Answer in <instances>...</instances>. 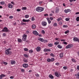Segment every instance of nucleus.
Instances as JSON below:
<instances>
[{
    "mask_svg": "<svg viewBox=\"0 0 79 79\" xmlns=\"http://www.w3.org/2000/svg\"><path fill=\"white\" fill-rule=\"evenodd\" d=\"M43 10H44V8L38 7L36 8V10L37 11H40V12H41V11H43Z\"/></svg>",
    "mask_w": 79,
    "mask_h": 79,
    "instance_id": "nucleus-1",
    "label": "nucleus"
},
{
    "mask_svg": "<svg viewBox=\"0 0 79 79\" xmlns=\"http://www.w3.org/2000/svg\"><path fill=\"white\" fill-rule=\"evenodd\" d=\"M11 50V49L10 48L7 49L5 51L6 54V55H11V52L10 51V50Z\"/></svg>",
    "mask_w": 79,
    "mask_h": 79,
    "instance_id": "nucleus-2",
    "label": "nucleus"
},
{
    "mask_svg": "<svg viewBox=\"0 0 79 79\" xmlns=\"http://www.w3.org/2000/svg\"><path fill=\"white\" fill-rule=\"evenodd\" d=\"M2 32H9V31L6 27H5L4 29L2 30Z\"/></svg>",
    "mask_w": 79,
    "mask_h": 79,
    "instance_id": "nucleus-3",
    "label": "nucleus"
},
{
    "mask_svg": "<svg viewBox=\"0 0 79 79\" xmlns=\"http://www.w3.org/2000/svg\"><path fill=\"white\" fill-rule=\"evenodd\" d=\"M27 38V35L24 34L23 35V38H22V40L23 41H26V38Z\"/></svg>",
    "mask_w": 79,
    "mask_h": 79,
    "instance_id": "nucleus-4",
    "label": "nucleus"
},
{
    "mask_svg": "<svg viewBox=\"0 0 79 79\" xmlns=\"http://www.w3.org/2000/svg\"><path fill=\"white\" fill-rule=\"evenodd\" d=\"M73 47V44H69L66 46V48H71L72 47Z\"/></svg>",
    "mask_w": 79,
    "mask_h": 79,
    "instance_id": "nucleus-5",
    "label": "nucleus"
},
{
    "mask_svg": "<svg viewBox=\"0 0 79 79\" xmlns=\"http://www.w3.org/2000/svg\"><path fill=\"white\" fill-rule=\"evenodd\" d=\"M41 24L43 26H47V22L43 21L42 22Z\"/></svg>",
    "mask_w": 79,
    "mask_h": 79,
    "instance_id": "nucleus-6",
    "label": "nucleus"
},
{
    "mask_svg": "<svg viewBox=\"0 0 79 79\" xmlns=\"http://www.w3.org/2000/svg\"><path fill=\"white\" fill-rule=\"evenodd\" d=\"M73 40L74 42H78L79 43V40L77 37H75L73 38Z\"/></svg>",
    "mask_w": 79,
    "mask_h": 79,
    "instance_id": "nucleus-7",
    "label": "nucleus"
},
{
    "mask_svg": "<svg viewBox=\"0 0 79 79\" xmlns=\"http://www.w3.org/2000/svg\"><path fill=\"white\" fill-rule=\"evenodd\" d=\"M41 50V48L39 46H38L36 48V50L37 52H40Z\"/></svg>",
    "mask_w": 79,
    "mask_h": 79,
    "instance_id": "nucleus-8",
    "label": "nucleus"
},
{
    "mask_svg": "<svg viewBox=\"0 0 79 79\" xmlns=\"http://www.w3.org/2000/svg\"><path fill=\"white\" fill-rule=\"evenodd\" d=\"M23 68H26L28 67V64H23Z\"/></svg>",
    "mask_w": 79,
    "mask_h": 79,
    "instance_id": "nucleus-9",
    "label": "nucleus"
},
{
    "mask_svg": "<svg viewBox=\"0 0 79 79\" xmlns=\"http://www.w3.org/2000/svg\"><path fill=\"white\" fill-rule=\"evenodd\" d=\"M33 34H35V35H39V33L37 32V31H35L33 32Z\"/></svg>",
    "mask_w": 79,
    "mask_h": 79,
    "instance_id": "nucleus-10",
    "label": "nucleus"
},
{
    "mask_svg": "<svg viewBox=\"0 0 79 79\" xmlns=\"http://www.w3.org/2000/svg\"><path fill=\"white\" fill-rule=\"evenodd\" d=\"M38 40H40V41L42 42H44V39L43 38H39L38 39Z\"/></svg>",
    "mask_w": 79,
    "mask_h": 79,
    "instance_id": "nucleus-11",
    "label": "nucleus"
},
{
    "mask_svg": "<svg viewBox=\"0 0 79 79\" xmlns=\"http://www.w3.org/2000/svg\"><path fill=\"white\" fill-rule=\"evenodd\" d=\"M5 76H6L5 75L2 74L0 75V79H2L3 77H5Z\"/></svg>",
    "mask_w": 79,
    "mask_h": 79,
    "instance_id": "nucleus-12",
    "label": "nucleus"
},
{
    "mask_svg": "<svg viewBox=\"0 0 79 79\" xmlns=\"http://www.w3.org/2000/svg\"><path fill=\"white\" fill-rule=\"evenodd\" d=\"M55 75L57 77H60V74H58V73L57 72L55 73Z\"/></svg>",
    "mask_w": 79,
    "mask_h": 79,
    "instance_id": "nucleus-13",
    "label": "nucleus"
},
{
    "mask_svg": "<svg viewBox=\"0 0 79 79\" xmlns=\"http://www.w3.org/2000/svg\"><path fill=\"white\" fill-rule=\"evenodd\" d=\"M22 21H23V22H27V23H28L29 21H30V20H29V19L26 20L25 19H23L22 20Z\"/></svg>",
    "mask_w": 79,
    "mask_h": 79,
    "instance_id": "nucleus-14",
    "label": "nucleus"
},
{
    "mask_svg": "<svg viewBox=\"0 0 79 79\" xmlns=\"http://www.w3.org/2000/svg\"><path fill=\"white\" fill-rule=\"evenodd\" d=\"M9 8H13V5L12 4H9L8 6Z\"/></svg>",
    "mask_w": 79,
    "mask_h": 79,
    "instance_id": "nucleus-15",
    "label": "nucleus"
},
{
    "mask_svg": "<svg viewBox=\"0 0 79 79\" xmlns=\"http://www.w3.org/2000/svg\"><path fill=\"white\" fill-rule=\"evenodd\" d=\"M49 78H51V79H53V78H54L53 76L51 74L49 75Z\"/></svg>",
    "mask_w": 79,
    "mask_h": 79,
    "instance_id": "nucleus-16",
    "label": "nucleus"
},
{
    "mask_svg": "<svg viewBox=\"0 0 79 79\" xmlns=\"http://www.w3.org/2000/svg\"><path fill=\"white\" fill-rule=\"evenodd\" d=\"M11 64H16V62L15 61L12 60L11 62Z\"/></svg>",
    "mask_w": 79,
    "mask_h": 79,
    "instance_id": "nucleus-17",
    "label": "nucleus"
},
{
    "mask_svg": "<svg viewBox=\"0 0 79 79\" xmlns=\"http://www.w3.org/2000/svg\"><path fill=\"white\" fill-rule=\"evenodd\" d=\"M47 19L48 21V22L49 24H50L51 23V21H50V19L49 18H47Z\"/></svg>",
    "mask_w": 79,
    "mask_h": 79,
    "instance_id": "nucleus-18",
    "label": "nucleus"
},
{
    "mask_svg": "<svg viewBox=\"0 0 79 79\" xmlns=\"http://www.w3.org/2000/svg\"><path fill=\"white\" fill-rule=\"evenodd\" d=\"M57 47L58 48H63V46H61L60 44H58Z\"/></svg>",
    "mask_w": 79,
    "mask_h": 79,
    "instance_id": "nucleus-19",
    "label": "nucleus"
},
{
    "mask_svg": "<svg viewBox=\"0 0 79 79\" xmlns=\"http://www.w3.org/2000/svg\"><path fill=\"white\" fill-rule=\"evenodd\" d=\"M48 46L50 47H52L53 46V44H48Z\"/></svg>",
    "mask_w": 79,
    "mask_h": 79,
    "instance_id": "nucleus-20",
    "label": "nucleus"
},
{
    "mask_svg": "<svg viewBox=\"0 0 79 79\" xmlns=\"http://www.w3.org/2000/svg\"><path fill=\"white\" fill-rule=\"evenodd\" d=\"M60 57L62 58L63 56V53H61L60 55Z\"/></svg>",
    "mask_w": 79,
    "mask_h": 79,
    "instance_id": "nucleus-21",
    "label": "nucleus"
},
{
    "mask_svg": "<svg viewBox=\"0 0 79 79\" xmlns=\"http://www.w3.org/2000/svg\"><path fill=\"white\" fill-rule=\"evenodd\" d=\"M18 42H22V40L21 39H18Z\"/></svg>",
    "mask_w": 79,
    "mask_h": 79,
    "instance_id": "nucleus-22",
    "label": "nucleus"
},
{
    "mask_svg": "<svg viewBox=\"0 0 79 79\" xmlns=\"http://www.w3.org/2000/svg\"><path fill=\"white\" fill-rule=\"evenodd\" d=\"M32 26V28L33 29H35V28L36 27L35 25V24L33 25Z\"/></svg>",
    "mask_w": 79,
    "mask_h": 79,
    "instance_id": "nucleus-23",
    "label": "nucleus"
},
{
    "mask_svg": "<svg viewBox=\"0 0 79 79\" xmlns=\"http://www.w3.org/2000/svg\"><path fill=\"white\" fill-rule=\"evenodd\" d=\"M55 60V59L54 58H52L51 59V61H54Z\"/></svg>",
    "mask_w": 79,
    "mask_h": 79,
    "instance_id": "nucleus-24",
    "label": "nucleus"
},
{
    "mask_svg": "<svg viewBox=\"0 0 79 79\" xmlns=\"http://www.w3.org/2000/svg\"><path fill=\"white\" fill-rule=\"evenodd\" d=\"M25 18H29V16L28 15H26L25 16Z\"/></svg>",
    "mask_w": 79,
    "mask_h": 79,
    "instance_id": "nucleus-25",
    "label": "nucleus"
},
{
    "mask_svg": "<svg viewBox=\"0 0 79 79\" xmlns=\"http://www.w3.org/2000/svg\"><path fill=\"white\" fill-rule=\"evenodd\" d=\"M33 52V50H29V53H32Z\"/></svg>",
    "mask_w": 79,
    "mask_h": 79,
    "instance_id": "nucleus-26",
    "label": "nucleus"
},
{
    "mask_svg": "<svg viewBox=\"0 0 79 79\" xmlns=\"http://www.w3.org/2000/svg\"><path fill=\"white\" fill-rule=\"evenodd\" d=\"M24 62H25V63H27L28 62V61H27V59H25L23 60Z\"/></svg>",
    "mask_w": 79,
    "mask_h": 79,
    "instance_id": "nucleus-27",
    "label": "nucleus"
},
{
    "mask_svg": "<svg viewBox=\"0 0 79 79\" xmlns=\"http://www.w3.org/2000/svg\"><path fill=\"white\" fill-rule=\"evenodd\" d=\"M47 61H48V62H51V59H47Z\"/></svg>",
    "mask_w": 79,
    "mask_h": 79,
    "instance_id": "nucleus-28",
    "label": "nucleus"
},
{
    "mask_svg": "<svg viewBox=\"0 0 79 79\" xmlns=\"http://www.w3.org/2000/svg\"><path fill=\"white\" fill-rule=\"evenodd\" d=\"M23 55L25 57H26V58H27V57H28V56H27V54H24Z\"/></svg>",
    "mask_w": 79,
    "mask_h": 79,
    "instance_id": "nucleus-29",
    "label": "nucleus"
},
{
    "mask_svg": "<svg viewBox=\"0 0 79 79\" xmlns=\"http://www.w3.org/2000/svg\"><path fill=\"white\" fill-rule=\"evenodd\" d=\"M69 30H68L65 32V34H68V33H69Z\"/></svg>",
    "mask_w": 79,
    "mask_h": 79,
    "instance_id": "nucleus-30",
    "label": "nucleus"
},
{
    "mask_svg": "<svg viewBox=\"0 0 79 79\" xmlns=\"http://www.w3.org/2000/svg\"><path fill=\"white\" fill-rule=\"evenodd\" d=\"M24 50L25 51V52H27V51H28V49L26 48H24Z\"/></svg>",
    "mask_w": 79,
    "mask_h": 79,
    "instance_id": "nucleus-31",
    "label": "nucleus"
},
{
    "mask_svg": "<svg viewBox=\"0 0 79 79\" xmlns=\"http://www.w3.org/2000/svg\"><path fill=\"white\" fill-rule=\"evenodd\" d=\"M0 4H1V5H4V4H5V2H0Z\"/></svg>",
    "mask_w": 79,
    "mask_h": 79,
    "instance_id": "nucleus-32",
    "label": "nucleus"
},
{
    "mask_svg": "<svg viewBox=\"0 0 79 79\" xmlns=\"http://www.w3.org/2000/svg\"><path fill=\"white\" fill-rule=\"evenodd\" d=\"M27 8L26 7H23L22 8V10H27Z\"/></svg>",
    "mask_w": 79,
    "mask_h": 79,
    "instance_id": "nucleus-33",
    "label": "nucleus"
},
{
    "mask_svg": "<svg viewBox=\"0 0 79 79\" xmlns=\"http://www.w3.org/2000/svg\"><path fill=\"white\" fill-rule=\"evenodd\" d=\"M59 44V42H56L54 43L55 45H58Z\"/></svg>",
    "mask_w": 79,
    "mask_h": 79,
    "instance_id": "nucleus-34",
    "label": "nucleus"
},
{
    "mask_svg": "<svg viewBox=\"0 0 79 79\" xmlns=\"http://www.w3.org/2000/svg\"><path fill=\"white\" fill-rule=\"evenodd\" d=\"M65 20L66 21H69V19H68V18H66L65 19Z\"/></svg>",
    "mask_w": 79,
    "mask_h": 79,
    "instance_id": "nucleus-35",
    "label": "nucleus"
},
{
    "mask_svg": "<svg viewBox=\"0 0 79 79\" xmlns=\"http://www.w3.org/2000/svg\"><path fill=\"white\" fill-rule=\"evenodd\" d=\"M77 20V21H79V17H77V18L76 19Z\"/></svg>",
    "mask_w": 79,
    "mask_h": 79,
    "instance_id": "nucleus-36",
    "label": "nucleus"
},
{
    "mask_svg": "<svg viewBox=\"0 0 79 79\" xmlns=\"http://www.w3.org/2000/svg\"><path fill=\"white\" fill-rule=\"evenodd\" d=\"M50 56H52V57H54L55 56V55L53 53H51L50 54Z\"/></svg>",
    "mask_w": 79,
    "mask_h": 79,
    "instance_id": "nucleus-37",
    "label": "nucleus"
},
{
    "mask_svg": "<svg viewBox=\"0 0 79 79\" xmlns=\"http://www.w3.org/2000/svg\"><path fill=\"white\" fill-rule=\"evenodd\" d=\"M72 60L73 62H76V60H75L73 58L72 59Z\"/></svg>",
    "mask_w": 79,
    "mask_h": 79,
    "instance_id": "nucleus-38",
    "label": "nucleus"
},
{
    "mask_svg": "<svg viewBox=\"0 0 79 79\" xmlns=\"http://www.w3.org/2000/svg\"><path fill=\"white\" fill-rule=\"evenodd\" d=\"M35 20V19L34 18V17H33L31 18V21H34Z\"/></svg>",
    "mask_w": 79,
    "mask_h": 79,
    "instance_id": "nucleus-39",
    "label": "nucleus"
},
{
    "mask_svg": "<svg viewBox=\"0 0 79 79\" xmlns=\"http://www.w3.org/2000/svg\"><path fill=\"white\" fill-rule=\"evenodd\" d=\"M67 67L66 66H64L63 67V68L64 69H67Z\"/></svg>",
    "mask_w": 79,
    "mask_h": 79,
    "instance_id": "nucleus-40",
    "label": "nucleus"
},
{
    "mask_svg": "<svg viewBox=\"0 0 79 79\" xmlns=\"http://www.w3.org/2000/svg\"><path fill=\"white\" fill-rule=\"evenodd\" d=\"M46 52H50L51 50L50 49H47L46 50Z\"/></svg>",
    "mask_w": 79,
    "mask_h": 79,
    "instance_id": "nucleus-41",
    "label": "nucleus"
},
{
    "mask_svg": "<svg viewBox=\"0 0 79 79\" xmlns=\"http://www.w3.org/2000/svg\"><path fill=\"white\" fill-rule=\"evenodd\" d=\"M42 33L44 34H45V31H44V30H42Z\"/></svg>",
    "mask_w": 79,
    "mask_h": 79,
    "instance_id": "nucleus-42",
    "label": "nucleus"
},
{
    "mask_svg": "<svg viewBox=\"0 0 79 79\" xmlns=\"http://www.w3.org/2000/svg\"><path fill=\"white\" fill-rule=\"evenodd\" d=\"M20 24H21V25H24V24L25 25H26V23H20Z\"/></svg>",
    "mask_w": 79,
    "mask_h": 79,
    "instance_id": "nucleus-43",
    "label": "nucleus"
},
{
    "mask_svg": "<svg viewBox=\"0 0 79 79\" xmlns=\"http://www.w3.org/2000/svg\"><path fill=\"white\" fill-rule=\"evenodd\" d=\"M63 27H68V26L67 25H63Z\"/></svg>",
    "mask_w": 79,
    "mask_h": 79,
    "instance_id": "nucleus-44",
    "label": "nucleus"
},
{
    "mask_svg": "<svg viewBox=\"0 0 79 79\" xmlns=\"http://www.w3.org/2000/svg\"><path fill=\"white\" fill-rule=\"evenodd\" d=\"M59 24L60 25V26H62V24H62V22H60L59 23Z\"/></svg>",
    "mask_w": 79,
    "mask_h": 79,
    "instance_id": "nucleus-45",
    "label": "nucleus"
},
{
    "mask_svg": "<svg viewBox=\"0 0 79 79\" xmlns=\"http://www.w3.org/2000/svg\"><path fill=\"white\" fill-rule=\"evenodd\" d=\"M21 11V9H17V11Z\"/></svg>",
    "mask_w": 79,
    "mask_h": 79,
    "instance_id": "nucleus-46",
    "label": "nucleus"
},
{
    "mask_svg": "<svg viewBox=\"0 0 79 79\" xmlns=\"http://www.w3.org/2000/svg\"><path fill=\"white\" fill-rule=\"evenodd\" d=\"M77 78L79 79V72L78 73V74H77Z\"/></svg>",
    "mask_w": 79,
    "mask_h": 79,
    "instance_id": "nucleus-47",
    "label": "nucleus"
},
{
    "mask_svg": "<svg viewBox=\"0 0 79 79\" xmlns=\"http://www.w3.org/2000/svg\"><path fill=\"white\" fill-rule=\"evenodd\" d=\"M35 76L36 77H38L39 76V75L38 74H36Z\"/></svg>",
    "mask_w": 79,
    "mask_h": 79,
    "instance_id": "nucleus-48",
    "label": "nucleus"
},
{
    "mask_svg": "<svg viewBox=\"0 0 79 79\" xmlns=\"http://www.w3.org/2000/svg\"><path fill=\"white\" fill-rule=\"evenodd\" d=\"M10 79H14V77L13 76H10Z\"/></svg>",
    "mask_w": 79,
    "mask_h": 79,
    "instance_id": "nucleus-49",
    "label": "nucleus"
},
{
    "mask_svg": "<svg viewBox=\"0 0 79 79\" xmlns=\"http://www.w3.org/2000/svg\"><path fill=\"white\" fill-rule=\"evenodd\" d=\"M13 18V16H9V18L10 19H12Z\"/></svg>",
    "mask_w": 79,
    "mask_h": 79,
    "instance_id": "nucleus-50",
    "label": "nucleus"
},
{
    "mask_svg": "<svg viewBox=\"0 0 79 79\" xmlns=\"http://www.w3.org/2000/svg\"><path fill=\"white\" fill-rule=\"evenodd\" d=\"M63 44H65V45H67V44H68L67 43V42H63Z\"/></svg>",
    "mask_w": 79,
    "mask_h": 79,
    "instance_id": "nucleus-51",
    "label": "nucleus"
},
{
    "mask_svg": "<svg viewBox=\"0 0 79 79\" xmlns=\"http://www.w3.org/2000/svg\"><path fill=\"white\" fill-rule=\"evenodd\" d=\"M56 65H57V66H58L60 64H59L58 63H56L55 64Z\"/></svg>",
    "mask_w": 79,
    "mask_h": 79,
    "instance_id": "nucleus-52",
    "label": "nucleus"
},
{
    "mask_svg": "<svg viewBox=\"0 0 79 79\" xmlns=\"http://www.w3.org/2000/svg\"><path fill=\"white\" fill-rule=\"evenodd\" d=\"M77 70H79V65H78L77 67Z\"/></svg>",
    "mask_w": 79,
    "mask_h": 79,
    "instance_id": "nucleus-53",
    "label": "nucleus"
},
{
    "mask_svg": "<svg viewBox=\"0 0 79 79\" xmlns=\"http://www.w3.org/2000/svg\"><path fill=\"white\" fill-rule=\"evenodd\" d=\"M53 26H57V23H55L54 24Z\"/></svg>",
    "mask_w": 79,
    "mask_h": 79,
    "instance_id": "nucleus-54",
    "label": "nucleus"
},
{
    "mask_svg": "<svg viewBox=\"0 0 79 79\" xmlns=\"http://www.w3.org/2000/svg\"><path fill=\"white\" fill-rule=\"evenodd\" d=\"M3 35L4 37L6 36V34L5 33H4L3 34Z\"/></svg>",
    "mask_w": 79,
    "mask_h": 79,
    "instance_id": "nucleus-55",
    "label": "nucleus"
},
{
    "mask_svg": "<svg viewBox=\"0 0 79 79\" xmlns=\"http://www.w3.org/2000/svg\"><path fill=\"white\" fill-rule=\"evenodd\" d=\"M4 64H5L6 65V64H8V63L5 62H4L3 63Z\"/></svg>",
    "mask_w": 79,
    "mask_h": 79,
    "instance_id": "nucleus-56",
    "label": "nucleus"
},
{
    "mask_svg": "<svg viewBox=\"0 0 79 79\" xmlns=\"http://www.w3.org/2000/svg\"><path fill=\"white\" fill-rule=\"evenodd\" d=\"M64 12H65V13H68V10H64Z\"/></svg>",
    "mask_w": 79,
    "mask_h": 79,
    "instance_id": "nucleus-57",
    "label": "nucleus"
},
{
    "mask_svg": "<svg viewBox=\"0 0 79 79\" xmlns=\"http://www.w3.org/2000/svg\"><path fill=\"white\" fill-rule=\"evenodd\" d=\"M21 71H22V72H24V69H22L21 70Z\"/></svg>",
    "mask_w": 79,
    "mask_h": 79,
    "instance_id": "nucleus-58",
    "label": "nucleus"
},
{
    "mask_svg": "<svg viewBox=\"0 0 79 79\" xmlns=\"http://www.w3.org/2000/svg\"><path fill=\"white\" fill-rule=\"evenodd\" d=\"M67 11L68 12H70V11H71V10L70 9H67Z\"/></svg>",
    "mask_w": 79,
    "mask_h": 79,
    "instance_id": "nucleus-59",
    "label": "nucleus"
},
{
    "mask_svg": "<svg viewBox=\"0 0 79 79\" xmlns=\"http://www.w3.org/2000/svg\"><path fill=\"white\" fill-rule=\"evenodd\" d=\"M50 19L51 20H53V18L52 17H50Z\"/></svg>",
    "mask_w": 79,
    "mask_h": 79,
    "instance_id": "nucleus-60",
    "label": "nucleus"
},
{
    "mask_svg": "<svg viewBox=\"0 0 79 79\" xmlns=\"http://www.w3.org/2000/svg\"><path fill=\"white\" fill-rule=\"evenodd\" d=\"M76 15H79V12H77L75 13Z\"/></svg>",
    "mask_w": 79,
    "mask_h": 79,
    "instance_id": "nucleus-61",
    "label": "nucleus"
},
{
    "mask_svg": "<svg viewBox=\"0 0 79 79\" xmlns=\"http://www.w3.org/2000/svg\"><path fill=\"white\" fill-rule=\"evenodd\" d=\"M11 3L12 4H13V5H15V4L14 3V2H11Z\"/></svg>",
    "mask_w": 79,
    "mask_h": 79,
    "instance_id": "nucleus-62",
    "label": "nucleus"
},
{
    "mask_svg": "<svg viewBox=\"0 0 79 79\" xmlns=\"http://www.w3.org/2000/svg\"><path fill=\"white\" fill-rule=\"evenodd\" d=\"M42 2H39V4H40V5H41V4H42Z\"/></svg>",
    "mask_w": 79,
    "mask_h": 79,
    "instance_id": "nucleus-63",
    "label": "nucleus"
},
{
    "mask_svg": "<svg viewBox=\"0 0 79 79\" xmlns=\"http://www.w3.org/2000/svg\"><path fill=\"white\" fill-rule=\"evenodd\" d=\"M44 16H48V14H44Z\"/></svg>",
    "mask_w": 79,
    "mask_h": 79,
    "instance_id": "nucleus-64",
    "label": "nucleus"
}]
</instances>
